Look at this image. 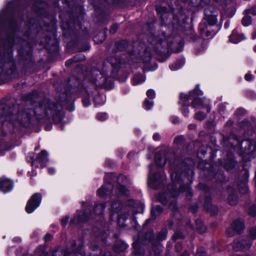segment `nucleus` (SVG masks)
<instances>
[{
  "instance_id": "nucleus-14",
  "label": "nucleus",
  "mask_w": 256,
  "mask_h": 256,
  "mask_svg": "<svg viewBox=\"0 0 256 256\" xmlns=\"http://www.w3.org/2000/svg\"><path fill=\"white\" fill-rule=\"evenodd\" d=\"M244 221L238 220L234 221L230 226L226 230L228 236H232L236 234H239L244 229Z\"/></svg>"
},
{
  "instance_id": "nucleus-29",
  "label": "nucleus",
  "mask_w": 256,
  "mask_h": 256,
  "mask_svg": "<svg viewBox=\"0 0 256 256\" xmlns=\"http://www.w3.org/2000/svg\"><path fill=\"white\" fill-rule=\"evenodd\" d=\"M158 13L160 14V18L164 20L167 18L168 16V9L164 6H159L156 8Z\"/></svg>"
},
{
  "instance_id": "nucleus-32",
  "label": "nucleus",
  "mask_w": 256,
  "mask_h": 256,
  "mask_svg": "<svg viewBox=\"0 0 256 256\" xmlns=\"http://www.w3.org/2000/svg\"><path fill=\"white\" fill-rule=\"evenodd\" d=\"M128 247V246L126 244L124 243H120L118 244L115 247V250L118 252H120L124 251Z\"/></svg>"
},
{
  "instance_id": "nucleus-62",
  "label": "nucleus",
  "mask_w": 256,
  "mask_h": 256,
  "mask_svg": "<svg viewBox=\"0 0 256 256\" xmlns=\"http://www.w3.org/2000/svg\"><path fill=\"white\" fill-rule=\"evenodd\" d=\"M188 128L190 129L194 130L196 128V126L194 124H190L188 126Z\"/></svg>"
},
{
  "instance_id": "nucleus-54",
  "label": "nucleus",
  "mask_w": 256,
  "mask_h": 256,
  "mask_svg": "<svg viewBox=\"0 0 256 256\" xmlns=\"http://www.w3.org/2000/svg\"><path fill=\"white\" fill-rule=\"evenodd\" d=\"M184 140V138L182 136H178L174 140L175 143L179 144L182 142Z\"/></svg>"
},
{
  "instance_id": "nucleus-24",
  "label": "nucleus",
  "mask_w": 256,
  "mask_h": 256,
  "mask_svg": "<svg viewBox=\"0 0 256 256\" xmlns=\"http://www.w3.org/2000/svg\"><path fill=\"white\" fill-rule=\"evenodd\" d=\"M48 152L46 151L43 150L37 156V160L41 164H44L48 161Z\"/></svg>"
},
{
  "instance_id": "nucleus-52",
  "label": "nucleus",
  "mask_w": 256,
  "mask_h": 256,
  "mask_svg": "<svg viewBox=\"0 0 256 256\" xmlns=\"http://www.w3.org/2000/svg\"><path fill=\"white\" fill-rule=\"evenodd\" d=\"M246 14H250L254 16H255L256 14V12L255 8H252L251 9L246 10Z\"/></svg>"
},
{
  "instance_id": "nucleus-35",
  "label": "nucleus",
  "mask_w": 256,
  "mask_h": 256,
  "mask_svg": "<svg viewBox=\"0 0 256 256\" xmlns=\"http://www.w3.org/2000/svg\"><path fill=\"white\" fill-rule=\"evenodd\" d=\"M228 202L230 205L236 204L238 202L236 196L233 194H230L228 198Z\"/></svg>"
},
{
  "instance_id": "nucleus-6",
  "label": "nucleus",
  "mask_w": 256,
  "mask_h": 256,
  "mask_svg": "<svg viewBox=\"0 0 256 256\" xmlns=\"http://www.w3.org/2000/svg\"><path fill=\"white\" fill-rule=\"evenodd\" d=\"M202 94V92L199 90L198 86L197 85L194 90L190 92L189 95L181 94L180 97L181 100H184V102L189 100L190 96L194 97V99L192 103V106L195 108H202L205 107L206 109V112H209L210 110V108L208 104H204L201 100L195 97V95L200 96Z\"/></svg>"
},
{
  "instance_id": "nucleus-25",
  "label": "nucleus",
  "mask_w": 256,
  "mask_h": 256,
  "mask_svg": "<svg viewBox=\"0 0 256 256\" xmlns=\"http://www.w3.org/2000/svg\"><path fill=\"white\" fill-rule=\"evenodd\" d=\"M145 80L144 76L140 74H136L133 77L132 83L133 85H137L144 82Z\"/></svg>"
},
{
  "instance_id": "nucleus-8",
  "label": "nucleus",
  "mask_w": 256,
  "mask_h": 256,
  "mask_svg": "<svg viewBox=\"0 0 256 256\" xmlns=\"http://www.w3.org/2000/svg\"><path fill=\"white\" fill-rule=\"evenodd\" d=\"M152 40H149V41L152 45H156V47L159 48L160 46L166 50H168L174 44V42H176L180 40L179 37L174 38L172 36H166L164 32H162L160 36H158V38H155L152 36L151 38Z\"/></svg>"
},
{
  "instance_id": "nucleus-13",
  "label": "nucleus",
  "mask_w": 256,
  "mask_h": 256,
  "mask_svg": "<svg viewBox=\"0 0 256 256\" xmlns=\"http://www.w3.org/2000/svg\"><path fill=\"white\" fill-rule=\"evenodd\" d=\"M42 195L39 193L34 194L28 201L26 207V212L30 214L40 204Z\"/></svg>"
},
{
  "instance_id": "nucleus-47",
  "label": "nucleus",
  "mask_w": 256,
  "mask_h": 256,
  "mask_svg": "<svg viewBox=\"0 0 256 256\" xmlns=\"http://www.w3.org/2000/svg\"><path fill=\"white\" fill-rule=\"evenodd\" d=\"M69 220V218L68 216H66L62 218L61 220V224L62 226H66L68 224Z\"/></svg>"
},
{
  "instance_id": "nucleus-39",
  "label": "nucleus",
  "mask_w": 256,
  "mask_h": 256,
  "mask_svg": "<svg viewBox=\"0 0 256 256\" xmlns=\"http://www.w3.org/2000/svg\"><path fill=\"white\" fill-rule=\"evenodd\" d=\"M194 118L198 120H202L206 118V114L204 112H199L195 114Z\"/></svg>"
},
{
  "instance_id": "nucleus-44",
  "label": "nucleus",
  "mask_w": 256,
  "mask_h": 256,
  "mask_svg": "<svg viewBox=\"0 0 256 256\" xmlns=\"http://www.w3.org/2000/svg\"><path fill=\"white\" fill-rule=\"evenodd\" d=\"M146 95L150 98H154L155 97V92L152 90H148L146 92Z\"/></svg>"
},
{
  "instance_id": "nucleus-59",
  "label": "nucleus",
  "mask_w": 256,
  "mask_h": 256,
  "mask_svg": "<svg viewBox=\"0 0 256 256\" xmlns=\"http://www.w3.org/2000/svg\"><path fill=\"white\" fill-rule=\"evenodd\" d=\"M204 253L202 252L201 249H198V253L196 254V256H204Z\"/></svg>"
},
{
  "instance_id": "nucleus-45",
  "label": "nucleus",
  "mask_w": 256,
  "mask_h": 256,
  "mask_svg": "<svg viewBox=\"0 0 256 256\" xmlns=\"http://www.w3.org/2000/svg\"><path fill=\"white\" fill-rule=\"evenodd\" d=\"M97 118L99 120H104L106 119L107 115L106 113H100L98 114Z\"/></svg>"
},
{
  "instance_id": "nucleus-21",
  "label": "nucleus",
  "mask_w": 256,
  "mask_h": 256,
  "mask_svg": "<svg viewBox=\"0 0 256 256\" xmlns=\"http://www.w3.org/2000/svg\"><path fill=\"white\" fill-rule=\"evenodd\" d=\"M244 38V35L238 33L236 30H233L232 34L230 36V41L234 44H237Z\"/></svg>"
},
{
  "instance_id": "nucleus-11",
  "label": "nucleus",
  "mask_w": 256,
  "mask_h": 256,
  "mask_svg": "<svg viewBox=\"0 0 256 256\" xmlns=\"http://www.w3.org/2000/svg\"><path fill=\"white\" fill-rule=\"evenodd\" d=\"M173 156V154L168 149L164 148L156 154L155 162L158 166L163 167L167 162H170Z\"/></svg>"
},
{
  "instance_id": "nucleus-43",
  "label": "nucleus",
  "mask_w": 256,
  "mask_h": 256,
  "mask_svg": "<svg viewBox=\"0 0 256 256\" xmlns=\"http://www.w3.org/2000/svg\"><path fill=\"white\" fill-rule=\"evenodd\" d=\"M248 213L251 216H256V207L254 206H253L250 208Z\"/></svg>"
},
{
  "instance_id": "nucleus-49",
  "label": "nucleus",
  "mask_w": 256,
  "mask_h": 256,
  "mask_svg": "<svg viewBox=\"0 0 256 256\" xmlns=\"http://www.w3.org/2000/svg\"><path fill=\"white\" fill-rule=\"evenodd\" d=\"M118 28V26L116 24H114L110 28V32L111 34H114L116 32Z\"/></svg>"
},
{
  "instance_id": "nucleus-2",
  "label": "nucleus",
  "mask_w": 256,
  "mask_h": 256,
  "mask_svg": "<svg viewBox=\"0 0 256 256\" xmlns=\"http://www.w3.org/2000/svg\"><path fill=\"white\" fill-rule=\"evenodd\" d=\"M62 106L60 104H56L48 99L44 100L34 111L36 116L47 117L56 122H60L64 117Z\"/></svg>"
},
{
  "instance_id": "nucleus-57",
  "label": "nucleus",
  "mask_w": 256,
  "mask_h": 256,
  "mask_svg": "<svg viewBox=\"0 0 256 256\" xmlns=\"http://www.w3.org/2000/svg\"><path fill=\"white\" fill-rule=\"evenodd\" d=\"M182 248V244L180 243H177L176 244V247H175L176 250L177 252H179L181 250Z\"/></svg>"
},
{
  "instance_id": "nucleus-27",
  "label": "nucleus",
  "mask_w": 256,
  "mask_h": 256,
  "mask_svg": "<svg viewBox=\"0 0 256 256\" xmlns=\"http://www.w3.org/2000/svg\"><path fill=\"white\" fill-rule=\"evenodd\" d=\"M196 228L200 233L202 234L206 232V227L201 220H196Z\"/></svg>"
},
{
  "instance_id": "nucleus-46",
  "label": "nucleus",
  "mask_w": 256,
  "mask_h": 256,
  "mask_svg": "<svg viewBox=\"0 0 256 256\" xmlns=\"http://www.w3.org/2000/svg\"><path fill=\"white\" fill-rule=\"evenodd\" d=\"M180 42V46L178 48H172V49L176 52H181L182 50L183 45L184 44L182 42Z\"/></svg>"
},
{
  "instance_id": "nucleus-26",
  "label": "nucleus",
  "mask_w": 256,
  "mask_h": 256,
  "mask_svg": "<svg viewBox=\"0 0 256 256\" xmlns=\"http://www.w3.org/2000/svg\"><path fill=\"white\" fill-rule=\"evenodd\" d=\"M205 209L209 212L211 215H214L218 214V208L211 204H204Z\"/></svg>"
},
{
  "instance_id": "nucleus-64",
  "label": "nucleus",
  "mask_w": 256,
  "mask_h": 256,
  "mask_svg": "<svg viewBox=\"0 0 256 256\" xmlns=\"http://www.w3.org/2000/svg\"><path fill=\"white\" fill-rule=\"evenodd\" d=\"M48 170V172L50 174H52L55 172V170L53 168H49Z\"/></svg>"
},
{
  "instance_id": "nucleus-60",
  "label": "nucleus",
  "mask_w": 256,
  "mask_h": 256,
  "mask_svg": "<svg viewBox=\"0 0 256 256\" xmlns=\"http://www.w3.org/2000/svg\"><path fill=\"white\" fill-rule=\"evenodd\" d=\"M170 208L172 209V210L175 211L177 210V206L174 204H170Z\"/></svg>"
},
{
  "instance_id": "nucleus-1",
  "label": "nucleus",
  "mask_w": 256,
  "mask_h": 256,
  "mask_svg": "<svg viewBox=\"0 0 256 256\" xmlns=\"http://www.w3.org/2000/svg\"><path fill=\"white\" fill-rule=\"evenodd\" d=\"M144 209V204L140 202L129 200L125 202L124 205H122L120 202L114 201L112 202L111 210L112 212L118 213V224H120L122 220L131 218L134 220V216L138 213L143 212Z\"/></svg>"
},
{
  "instance_id": "nucleus-58",
  "label": "nucleus",
  "mask_w": 256,
  "mask_h": 256,
  "mask_svg": "<svg viewBox=\"0 0 256 256\" xmlns=\"http://www.w3.org/2000/svg\"><path fill=\"white\" fill-rule=\"evenodd\" d=\"M160 136L158 133H156L153 135V139L156 141H158L160 140Z\"/></svg>"
},
{
  "instance_id": "nucleus-42",
  "label": "nucleus",
  "mask_w": 256,
  "mask_h": 256,
  "mask_svg": "<svg viewBox=\"0 0 256 256\" xmlns=\"http://www.w3.org/2000/svg\"><path fill=\"white\" fill-rule=\"evenodd\" d=\"M239 190L240 192L242 194L246 193L248 190V188L246 184V182L242 184V186H240L239 188Z\"/></svg>"
},
{
  "instance_id": "nucleus-41",
  "label": "nucleus",
  "mask_w": 256,
  "mask_h": 256,
  "mask_svg": "<svg viewBox=\"0 0 256 256\" xmlns=\"http://www.w3.org/2000/svg\"><path fill=\"white\" fill-rule=\"evenodd\" d=\"M144 106L146 109L147 110H150L153 106V102H150L148 100H145L144 102Z\"/></svg>"
},
{
  "instance_id": "nucleus-3",
  "label": "nucleus",
  "mask_w": 256,
  "mask_h": 256,
  "mask_svg": "<svg viewBox=\"0 0 256 256\" xmlns=\"http://www.w3.org/2000/svg\"><path fill=\"white\" fill-rule=\"evenodd\" d=\"M186 174H192V170L190 168H188L186 173L183 172L179 174L175 172L171 174L172 184L168 186V189L169 193L173 197L178 196L180 193L183 192H187L190 193V188L189 184H184L180 178L181 176H185Z\"/></svg>"
},
{
  "instance_id": "nucleus-9",
  "label": "nucleus",
  "mask_w": 256,
  "mask_h": 256,
  "mask_svg": "<svg viewBox=\"0 0 256 256\" xmlns=\"http://www.w3.org/2000/svg\"><path fill=\"white\" fill-rule=\"evenodd\" d=\"M6 117V120L10 121L16 124V122H18L24 126H28L31 118V114L27 111H22L19 112L17 115L6 114L2 116L0 118L1 122H4L2 118Z\"/></svg>"
},
{
  "instance_id": "nucleus-30",
  "label": "nucleus",
  "mask_w": 256,
  "mask_h": 256,
  "mask_svg": "<svg viewBox=\"0 0 256 256\" xmlns=\"http://www.w3.org/2000/svg\"><path fill=\"white\" fill-rule=\"evenodd\" d=\"M127 42L124 40H120L116 43V48L120 51L124 50L127 47Z\"/></svg>"
},
{
  "instance_id": "nucleus-22",
  "label": "nucleus",
  "mask_w": 256,
  "mask_h": 256,
  "mask_svg": "<svg viewBox=\"0 0 256 256\" xmlns=\"http://www.w3.org/2000/svg\"><path fill=\"white\" fill-rule=\"evenodd\" d=\"M85 59V56L81 54H78L74 56L72 58L68 60L66 62V66L68 67L70 66L74 62H78L84 60Z\"/></svg>"
},
{
  "instance_id": "nucleus-23",
  "label": "nucleus",
  "mask_w": 256,
  "mask_h": 256,
  "mask_svg": "<svg viewBox=\"0 0 256 256\" xmlns=\"http://www.w3.org/2000/svg\"><path fill=\"white\" fill-rule=\"evenodd\" d=\"M107 63H109L111 66L115 68H120L122 64V60L114 56L108 58L106 60Z\"/></svg>"
},
{
  "instance_id": "nucleus-5",
  "label": "nucleus",
  "mask_w": 256,
  "mask_h": 256,
  "mask_svg": "<svg viewBox=\"0 0 256 256\" xmlns=\"http://www.w3.org/2000/svg\"><path fill=\"white\" fill-rule=\"evenodd\" d=\"M108 67L106 62H104L102 70L94 68L92 70L89 79L94 86L100 87L104 85L106 80Z\"/></svg>"
},
{
  "instance_id": "nucleus-20",
  "label": "nucleus",
  "mask_w": 256,
  "mask_h": 256,
  "mask_svg": "<svg viewBox=\"0 0 256 256\" xmlns=\"http://www.w3.org/2000/svg\"><path fill=\"white\" fill-rule=\"evenodd\" d=\"M72 245L74 252L72 253L66 252L64 256H76V255L77 253L82 254V252L81 251V250L83 246V244L82 241L78 240V244H76V242H74Z\"/></svg>"
},
{
  "instance_id": "nucleus-38",
  "label": "nucleus",
  "mask_w": 256,
  "mask_h": 256,
  "mask_svg": "<svg viewBox=\"0 0 256 256\" xmlns=\"http://www.w3.org/2000/svg\"><path fill=\"white\" fill-rule=\"evenodd\" d=\"M105 36L104 33L100 34L94 38V41L96 42H102L105 39Z\"/></svg>"
},
{
  "instance_id": "nucleus-63",
  "label": "nucleus",
  "mask_w": 256,
  "mask_h": 256,
  "mask_svg": "<svg viewBox=\"0 0 256 256\" xmlns=\"http://www.w3.org/2000/svg\"><path fill=\"white\" fill-rule=\"evenodd\" d=\"M60 102L64 104H68L70 102V100L68 98H67V99L65 100H60Z\"/></svg>"
},
{
  "instance_id": "nucleus-33",
  "label": "nucleus",
  "mask_w": 256,
  "mask_h": 256,
  "mask_svg": "<svg viewBox=\"0 0 256 256\" xmlns=\"http://www.w3.org/2000/svg\"><path fill=\"white\" fill-rule=\"evenodd\" d=\"M182 2L188 4L192 7H196L200 4V2H197L196 0H180Z\"/></svg>"
},
{
  "instance_id": "nucleus-31",
  "label": "nucleus",
  "mask_w": 256,
  "mask_h": 256,
  "mask_svg": "<svg viewBox=\"0 0 256 256\" xmlns=\"http://www.w3.org/2000/svg\"><path fill=\"white\" fill-rule=\"evenodd\" d=\"M184 64V60H181L178 61L175 64H172L170 66V68L172 70H176L180 69Z\"/></svg>"
},
{
  "instance_id": "nucleus-15",
  "label": "nucleus",
  "mask_w": 256,
  "mask_h": 256,
  "mask_svg": "<svg viewBox=\"0 0 256 256\" xmlns=\"http://www.w3.org/2000/svg\"><path fill=\"white\" fill-rule=\"evenodd\" d=\"M251 240L248 238L235 240L232 243L233 249L235 251L245 250L248 249L252 245Z\"/></svg>"
},
{
  "instance_id": "nucleus-7",
  "label": "nucleus",
  "mask_w": 256,
  "mask_h": 256,
  "mask_svg": "<svg viewBox=\"0 0 256 256\" xmlns=\"http://www.w3.org/2000/svg\"><path fill=\"white\" fill-rule=\"evenodd\" d=\"M105 207V204H96L93 208V213H90L88 216L87 212H84L82 215H79L72 219L70 220V223L77 224L81 222H85L90 218H95L96 216L102 215Z\"/></svg>"
},
{
  "instance_id": "nucleus-53",
  "label": "nucleus",
  "mask_w": 256,
  "mask_h": 256,
  "mask_svg": "<svg viewBox=\"0 0 256 256\" xmlns=\"http://www.w3.org/2000/svg\"><path fill=\"white\" fill-rule=\"evenodd\" d=\"M253 78H254V76H252V75L250 73H248V74H246V75L244 76V78L247 81H250V80H252Z\"/></svg>"
},
{
  "instance_id": "nucleus-37",
  "label": "nucleus",
  "mask_w": 256,
  "mask_h": 256,
  "mask_svg": "<svg viewBox=\"0 0 256 256\" xmlns=\"http://www.w3.org/2000/svg\"><path fill=\"white\" fill-rule=\"evenodd\" d=\"M242 22L244 26H246L252 23V19L250 16H246L242 18Z\"/></svg>"
},
{
  "instance_id": "nucleus-50",
  "label": "nucleus",
  "mask_w": 256,
  "mask_h": 256,
  "mask_svg": "<svg viewBox=\"0 0 256 256\" xmlns=\"http://www.w3.org/2000/svg\"><path fill=\"white\" fill-rule=\"evenodd\" d=\"M82 102H83L84 106L86 107L88 106L90 104V100L89 98H86L83 99Z\"/></svg>"
},
{
  "instance_id": "nucleus-56",
  "label": "nucleus",
  "mask_w": 256,
  "mask_h": 256,
  "mask_svg": "<svg viewBox=\"0 0 256 256\" xmlns=\"http://www.w3.org/2000/svg\"><path fill=\"white\" fill-rule=\"evenodd\" d=\"M182 111L183 114L185 116H187V115L188 113V108L186 106H184Z\"/></svg>"
},
{
  "instance_id": "nucleus-12",
  "label": "nucleus",
  "mask_w": 256,
  "mask_h": 256,
  "mask_svg": "<svg viewBox=\"0 0 256 256\" xmlns=\"http://www.w3.org/2000/svg\"><path fill=\"white\" fill-rule=\"evenodd\" d=\"M117 182V190L119 192L120 195L128 196L129 194V192L126 186L130 184V182L127 176L123 174H120L118 176Z\"/></svg>"
},
{
  "instance_id": "nucleus-61",
  "label": "nucleus",
  "mask_w": 256,
  "mask_h": 256,
  "mask_svg": "<svg viewBox=\"0 0 256 256\" xmlns=\"http://www.w3.org/2000/svg\"><path fill=\"white\" fill-rule=\"evenodd\" d=\"M45 240H49L52 238V236L50 234H46L44 237Z\"/></svg>"
},
{
  "instance_id": "nucleus-4",
  "label": "nucleus",
  "mask_w": 256,
  "mask_h": 256,
  "mask_svg": "<svg viewBox=\"0 0 256 256\" xmlns=\"http://www.w3.org/2000/svg\"><path fill=\"white\" fill-rule=\"evenodd\" d=\"M12 38H8V45L6 44L4 48H0V74H2L4 70H6L11 66L14 65L12 50Z\"/></svg>"
},
{
  "instance_id": "nucleus-34",
  "label": "nucleus",
  "mask_w": 256,
  "mask_h": 256,
  "mask_svg": "<svg viewBox=\"0 0 256 256\" xmlns=\"http://www.w3.org/2000/svg\"><path fill=\"white\" fill-rule=\"evenodd\" d=\"M156 198L158 202L163 204H166L167 203V198L166 197V194L164 193L158 194L156 196Z\"/></svg>"
},
{
  "instance_id": "nucleus-16",
  "label": "nucleus",
  "mask_w": 256,
  "mask_h": 256,
  "mask_svg": "<svg viewBox=\"0 0 256 256\" xmlns=\"http://www.w3.org/2000/svg\"><path fill=\"white\" fill-rule=\"evenodd\" d=\"M215 13L214 8L212 6H208L204 9V20L210 26H214L216 23L217 20Z\"/></svg>"
},
{
  "instance_id": "nucleus-17",
  "label": "nucleus",
  "mask_w": 256,
  "mask_h": 256,
  "mask_svg": "<svg viewBox=\"0 0 256 256\" xmlns=\"http://www.w3.org/2000/svg\"><path fill=\"white\" fill-rule=\"evenodd\" d=\"M145 241L138 238L134 240L133 246L134 250L132 253V256H143L144 250L141 248V244H145Z\"/></svg>"
},
{
  "instance_id": "nucleus-18",
  "label": "nucleus",
  "mask_w": 256,
  "mask_h": 256,
  "mask_svg": "<svg viewBox=\"0 0 256 256\" xmlns=\"http://www.w3.org/2000/svg\"><path fill=\"white\" fill-rule=\"evenodd\" d=\"M14 184L11 180L4 178H0V187L4 192H10Z\"/></svg>"
},
{
  "instance_id": "nucleus-48",
  "label": "nucleus",
  "mask_w": 256,
  "mask_h": 256,
  "mask_svg": "<svg viewBox=\"0 0 256 256\" xmlns=\"http://www.w3.org/2000/svg\"><path fill=\"white\" fill-rule=\"evenodd\" d=\"M182 234L180 232H176L172 236V238L174 240H176L180 238H182Z\"/></svg>"
},
{
  "instance_id": "nucleus-40",
  "label": "nucleus",
  "mask_w": 256,
  "mask_h": 256,
  "mask_svg": "<svg viewBox=\"0 0 256 256\" xmlns=\"http://www.w3.org/2000/svg\"><path fill=\"white\" fill-rule=\"evenodd\" d=\"M248 236L250 239L256 238V228H252L249 230Z\"/></svg>"
},
{
  "instance_id": "nucleus-19",
  "label": "nucleus",
  "mask_w": 256,
  "mask_h": 256,
  "mask_svg": "<svg viewBox=\"0 0 256 256\" xmlns=\"http://www.w3.org/2000/svg\"><path fill=\"white\" fill-rule=\"evenodd\" d=\"M113 188L112 185L110 182L105 183L97 191L98 194L102 198L110 194Z\"/></svg>"
},
{
  "instance_id": "nucleus-55",
  "label": "nucleus",
  "mask_w": 256,
  "mask_h": 256,
  "mask_svg": "<svg viewBox=\"0 0 256 256\" xmlns=\"http://www.w3.org/2000/svg\"><path fill=\"white\" fill-rule=\"evenodd\" d=\"M226 104H220V106H219V108H218V110L220 112H223L224 111V110H226Z\"/></svg>"
},
{
  "instance_id": "nucleus-10",
  "label": "nucleus",
  "mask_w": 256,
  "mask_h": 256,
  "mask_svg": "<svg viewBox=\"0 0 256 256\" xmlns=\"http://www.w3.org/2000/svg\"><path fill=\"white\" fill-rule=\"evenodd\" d=\"M152 166H153L152 165L150 166V174L148 177V184L152 188H158L164 184L166 180V176L164 172L153 174H151Z\"/></svg>"
},
{
  "instance_id": "nucleus-51",
  "label": "nucleus",
  "mask_w": 256,
  "mask_h": 256,
  "mask_svg": "<svg viewBox=\"0 0 256 256\" xmlns=\"http://www.w3.org/2000/svg\"><path fill=\"white\" fill-rule=\"evenodd\" d=\"M154 234L152 232L150 231L146 235V239L148 240V241H150L153 238Z\"/></svg>"
},
{
  "instance_id": "nucleus-36",
  "label": "nucleus",
  "mask_w": 256,
  "mask_h": 256,
  "mask_svg": "<svg viewBox=\"0 0 256 256\" xmlns=\"http://www.w3.org/2000/svg\"><path fill=\"white\" fill-rule=\"evenodd\" d=\"M167 230L166 229H162L158 234V238L160 240H162L166 239L167 236Z\"/></svg>"
},
{
  "instance_id": "nucleus-28",
  "label": "nucleus",
  "mask_w": 256,
  "mask_h": 256,
  "mask_svg": "<svg viewBox=\"0 0 256 256\" xmlns=\"http://www.w3.org/2000/svg\"><path fill=\"white\" fill-rule=\"evenodd\" d=\"M162 212V208L160 206H156L153 207L151 210V216L153 220H154L156 217L160 214Z\"/></svg>"
}]
</instances>
